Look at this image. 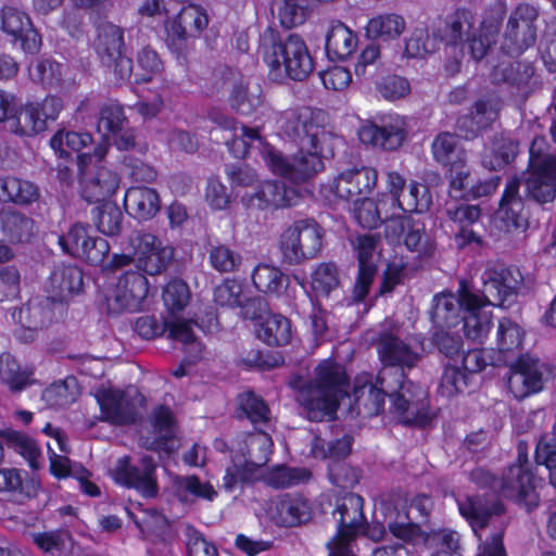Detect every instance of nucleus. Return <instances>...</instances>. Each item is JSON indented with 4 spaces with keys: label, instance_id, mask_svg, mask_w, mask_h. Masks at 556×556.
I'll return each mask as SVG.
<instances>
[{
    "label": "nucleus",
    "instance_id": "nucleus-58",
    "mask_svg": "<svg viewBox=\"0 0 556 556\" xmlns=\"http://www.w3.org/2000/svg\"><path fill=\"white\" fill-rule=\"evenodd\" d=\"M91 238L88 224L75 223L66 233L59 236L58 243L65 254L77 258Z\"/></svg>",
    "mask_w": 556,
    "mask_h": 556
},
{
    "label": "nucleus",
    "instance_id": "nucleus-20",
    "mask_svg": "<svg viewBox=\"0 0 556 556\" xmlns=\"http://www.w3.org/2000/svg\"><path fill=\"white\" fill-rule=\"evenodd\" d=\"M298 191L280 180H265L253 193L244 194L242 202L248 208L275 211L295 204Z\"/></svg>",
    "mask_w": 556,
    "mask_h": 556
},
{
    "label": "nucleus",
    "instance_id": "nucleus-18",
    "mask_svg": "<svg viewBox=\"0 0 556 556\" xmlns=\"http://www.w3.org/2000/svg\"><path fill=\"white\" fill-rule=\"evenodd\" d=\"M378 184V170L370 166L352 167L342 170L333 180L331 190L339 199L348 202L370 195Z\"/></svg>",
    "mask_w": 556,
    "mask_h": 556
},
{
    "label": "nucleus",
    "instance_id": "nucleus-62",
    "mask_svg": "<svg viewBox=\"0 0 556 556\" xmlns=\"http://www.w3.org/2000/svg\"><path fill=\"white\" fill-rule=\"evenodd\" d=\"M338 267L334 263H321L312 273L311 286L315 293L329 295L339 286Z\"/></svg>",
    "mask_w": 556,
    "mask_h": 556
},
{
    "label": "nucleus",
    "instance_id": "nucleus-38",
    "mask_svg": "<svg viewBox=\"0 0 556 556\" xmlns=\"http://www.w3.org/2000/svg\"><path fill=\"white\" fill-rule=\"evenodd\" d=\"M254 288L270 298H280L288 289L290 278L283 274L280 268L260 263L251 275Z\"/></svg>",
    "mask_w": 556,
    "mask_h": 556
},
{
    "label": "nucleus",
    "instance_id": "nucleus-9",
    "mask_svg": "<svg viewBox=\"0 0 556 556\" xmlns=\"http://www.w3.org/2000/svg\"><path fill=\"white\" fill-rule=\"evenodd\" d=\"M357 136L365 146L382 151H396L408 137V125L405 117L387 113L362 123Z\"/></svg>",
    "mask_w": 556,
    "mask_h": 556
},
{
    "label": "nucleus",
    "instance_id": "nucleus-5",
    "mask_svg": "<svg viewBox=\"0 0 556 556\" xmlns=\"http://www.w3.org/2000/svg\"><path fill=\"white\" fill-rule=\"evenodd\" d=\"M328 113L318 108L296 105L281 111L277 117L280 131L302 148L320 149L332 138L327 130Z\"/></svg>",
    "mask_w": 556,
    "mask_h": 556
},
{
    "label": "nucleus",
    "instance_id": "nucleus-54",
    "mask_svg": "<svg viewBox=\"0 0 556 556\" xmlns=\"http://www.w3.org/2000/svg\"><path fill=\"white\" fill-rule=\"evenodd\" d=\"M445 177L448 181V194L452 199L464 200L468 187L472 184L471 170L468 164V157L456 162L444 168Z\"/></svg>",
    "mask_w": 556,
    "mask_h": 556
},
{
    "label": "nucleus",
    "instance_id": "nucleus-8",
    "mask_svg": "<svg viewBox=\"0 0 556 556\" xmlns=\"http://www.w3.org/2000/svg\"><path fill=\"white\" fill-rule=\"evenodd\" d=\"M210 16L206 9L198 3H188L164 22L168 49L181 55L188 48L189 39H199L207 28Z\"/></svg>",
    "mask_w": 556,
    "mask_h": 556
},
{
    "label": "nucleus",
    "instance_id": "nucleus-12",
    "mask_svg": "<svg viewBox=\"0 0 556 556\" xmlns=\"http://www.w3.org/2000/svg\"><path fill=\"white\" fill-rule=\"evenodd\" d=\"M503 101L495 96L476 100L469 112L457 117L455 129L460 138L471 141L481 137L500 118Z\"/></svg>",
    "mask_w": 556,
    "mask_h": 556
},
{
    "label": "nucleus",
    "instance_id": "nucleus-52",
    "mask_svg": "<svg viewBox=\"0 0 556 556\" xmlns=\"http://www.w3.org/2000/svg\"><path fill=\"white\" fill-rule=\"evenodd\" d=\"M92 143V136L86 131L58 130L50 139V147L62 157H70L73 152L77 155Z\"/></svg>",
    "mask_w": 556,
    "mask_h": 556
},
{
    "label": "nucleus",
    "instance_id": "nucleus-29",
    "mask_svg": "<svg viewBox=\"0 0 556 556\" xmlns=\"http://www.w3.org/2000/svg\"><path fill=\"white\" fill-rule=\"evenodd\" d=\"M118 187V175L104 166H98L94 175L81 184L80 195L88 203L99 205L111 202L109 199L115 194Z\"/></svg>",
    "mask_w": 556,
    "mask_h": 556
},
{
    "label": "nucleus",
    "instance_id": "nucleus-61",
    "mask_svg": "<svg viewBox=\"0 0 556 556\" xmlns=\"http://www.w3.org/2000/svg\"><path fill=\"white\" fill-rule=\"evenodd\" d=\"M328 479L340 489H352L361 479V470L345 460L334 459L328 464Z\"/></svg>",
    "mask_w": 556,
    "mask_h": 556
},
{
    "label": "nucleus",
    "instance_id": "nucleus-43",
    "mask_svg": "<svg viewBox=\"0 0 556 556\" xmlns=\"http://www.w3.org/2000/svg\"><path fill=\"white\" fill-rule=\"evenodd\" d=\"M93 47L101 63L111 61V58L125 50L124 29L111 22L101 23L97 28Z\"/></svg>",
    "mask_w": 556,
    "mask_h": 556
},
{
    "label": "nucleus",
    "instance_id": "nucleus-50",
    "mask_svg": "<svg viewBox=\"0 0 556 556\" xmlns=\"http://www.w3.org/2000/svg\"><path fill=\"white\" fill-rule=\"evenodd\" d=\"M306 149L307 151H304L301 147L292 157V182H305L324 169L321 154L325 151V144H321L320 149Z\"/></svg>",
    "mask_w": 556,
    "mask_h": 556
},
{
    "label": "nucleus",
    "instance_id": "nucleus-3",
    "mask_svg": "<svg viewBox=\"0 0 556 556\" xmlns=\"http://www.w3.org/2000/svg\"><path fill=\"white\" fill-rule=\"evenodd\" d=\"M350 377L345 367L329 357L315 368L314 390L316 396L306 400L309 418L317 420L325 416H336L342 400L349 396Z\"/></svg>",
    "mask_w": 556,
    "mask_h": 556
},
{
    "label": "nucleus",
    "instance_id": "nucleus-56",
    "mask_svg": "<svg viewBox=\"0 0 556 556\" xmlns=\"http://www.w3.org/2000/svg\"><path fill=\"white\" fill-rule=\"evenodd\" d=\"M230 108L241 115H251L262 104L261 94L249 91V84L239 79L232 86L228 98Z\"/></svg>",
    "mask_w": 556,
    "mask_h": 556
},
{
    "label": "nucleus",
    "instance_id": "nucleus-47",
    "mask_svg": "<svg viewBox=\"0 0 556 556\" xmlns=\"http://www.w3.org/2000/svg\"><path fill=\"white\" fill-rule=\"evenodd\" d=\"M406 23L402 15L382 13L371 17L365 31L368 38L390 41L399 38L405 30Z\"/></svg>",
    "mask_w": 556,
    "mask_h": 556
},
{
    "label": "nucleus",
    "instance_id": "nucleus-14",
    "mask_svg": "<svg viewBox=\"0 0 556 556\" xmlns=\"http://www.w3.org/2000/svg\"><path fill=\"white\" fill-rule=\"evenodd\" d=\"M100 420L114 426L134 425L139 416L136 399L119 388H98L93 394Z\"/></svg>",
    "mask_w": 556,
    "mask_h": 556
},
{
    "label": "nucleus",
    "instance_id": "nucleus-16",
    "mask_svg": "<svg viewBox=\"0 0 556 556\" xmlns=\"http://www.w3.org/2000/svg\"><path fill=\"white\" fill-rule=\"evenodd\" d=\"M393 409L403 418V424L409 427L425 429L432 421L429 412V400L425 390L416 383V388H403L387 392Z\"/></svg>",
    "mask_w": 556,
    "mask_h": 556
},
{
    "label": "nucleus",
    "instance_id": "nucleus-22",
    "mask_svg": "<svg viewBox=\"0 0 556 556\" xmlns=\"http://www.w3.org/2000/svg\"><path fill=\"white\" fill-rule=\"evenodd\" d=\"M149 280L143 273L127 270L117 280L114 304L118 312H138L149 294Z\"/></svg>",
    "mask_w": 556,
    "mask_h": 556
},
{
    "label": "nucleus",
    "instance_id": "nucleus-6",
    "mask_svg": "<svg viewBox=\"0 0 556 556\" xmlns=\"http://www.w3.org/2000/svg\"><path fill=\"white\" fill-rule=\"evenodd\" d=\"M324 236V228L315 219L295 220L280 236L283 261L289 265H299L315 258L323 249Z\"/></svg>",
    "mask_w": 556,
    "mask_h": 556
},
{
    "label": "nucleus",
    "instance_id": "nucleus-27",
    "mask_svg": "<svg viewBox=\"0 0 556 556\" xmlns=\"http://www.w3.org/2000/svg\"><path fill=\"white\" fill-rule=\"evenodd\" d=\"M459 514L473 529L485 528L493 516H502L505 506L500 500H489L485 495H467L457 500Z\"/></svg>",
    "mask_w": 556,
    "mask_h": 556
},
{
    "label": "nucleus",
    "instance_id": "nucleus-21",
    "mask_svg": "<svg viewBox=\"0 0 556 556\" xmlns=\"http://www.w3.org/2000/svg\"><path fill=\"white\" fill-rule=\"evenodd\" d=\"M45 290L51 303H64L84 291V273L77 265L61 263L50 273Z\"/></svg>",
    "mask_w": 556,
    "mask_h": 556
},
{
    "label": "nucleus",
    "instance_id": "nucleus-7",
    "mask_svg": "<svg viewBox=\"0 0 556 556\" xmlns=\"http://www.w3.org/2000/svg\"><path fill=\"white\" fill-rule=\"evenodd\" d=\"M540 12L530 3H519L509 13L500 50L510 58H518L536 43Z\"/></svg>",
    "mask_w": 556,
    "mask_h": 556
},
{
    "label": "nucleus",
    "instance_id": "nucleus-4",
    "mask_svg": "<svg viewBox=\"0 0 556 556\" xmlns=\"http://www.w3.org/2000/svg\"><path fill=\"white\" fill-rule=\"evenodd\" d=\"M543 137H535L529 148L527 168L522 172L525 198L543 208L556 199V154L545 151Z\"/></svg>",
    "mask_w": 556,
    "mask_h": 556
},
{
    "label": "nucleus",
    "instance_id": "nucleus-33",
    "mask_svg": "<svg viewBox=\"0 0 556 556\" xmlns=\"http://www.w3.org/2000/svg\"><path fill=\"white\" fill-rule=\"evenodd\" d=\"M526 338L525 329L510 317L498 319L496 329V350L498 359L507 363L509 358L519 356L523 349Z\"/></svg>",
    "mask_w": 556,
    "mask_h": 556
},
{
    "label": "nucleus",
    "instance_id": "nucleus-15",
    "mask_svg": "<svg viewBox=\"0 0 556 556\" xmlns=\"http://www.w3.org/2000/svg\"><path fill=\"white\" fill-rule=\"evenodd\" d=\"M0 28L10 37L13 46L18 45L25 53L36 54L40 51L41 35L26 12L14 7H3L0 11Z\"/></svg>",
    "mask_w": 556,
    "mask_h": 556
},
{
    "label": "nucleus",
    "instance_id": "nucleus-32",
    "mask_svg": "<svg viewBox=\"0 0 556 556\" xmlns=\"http://www.w3.org/2000/svg\"><path fill=\"white\" fill-rule=\"evenodd\" d=\"M235 417L237 420H248L257 430L268 425L271 412L260 394L253 390H247L236 396Z\"/></svg>",
    "mask_w": 556,
    "mask_h": 556
},
{
    "label": "nucleus",
    "instance_id": "nucleus-41",
    "mask_svg": "<svg viewBox=\"0 0 556 556\" xmlns=\"http://www.w3.org/2000/svg\"><path fill=\"white\" fill-rule=\"evenodd\" d=\"M543 364L539 358H533L529 354H519L510 370L515 376H519L523 394L530 395L539 393L544 388V379L542 371Z\"/></svg>",
    "mask_w": 556,
    "mask_h": 556
},
{
    "label": "nucleus",
    "instance_id": "nucleus-51",
    "mask_svg": "<svg viewBox=\"0 0 556 556\" xmlns=\"http://www.w3.org/2000/svg\"><path fill=\"white\" fill-rule=\"evenodd\" d=\"M90 214L93 225L101 233L109 237L121 233L123 213L115 202H104L96 205Z\"/></svg>",
    "mask_w": 556,
    "mask_h": 556
},
{
    "label": "nucleus",
    "instance_id": "nucleus-57",
    "mask_svg": "<svg viewBox=\"0 0 556 556\" xmlns=\"http://www.w3.org/2000/svg\"><path fill=\"white\" fill-rule=\"evenodd\" d=\"M208 260L212 268L220 274L235 273L242 264L241 254L224 243L211 247Z\"/></svg>",
    "mask_w": 556,
    "mask_h": 556
},
{
    "label": "nucleus",
    "instance_id": "nucleus-25",
    "mask_svg": "<svg viewBox=\"0 0 556 556\" xmlns=\"http://www.w3.org/2000/svg\"><path fill=\"white\" fill-rule=\"evenodd\" d=\"M40 482L23 469L0 468V495L14 504H24L37 496Z\"/></svg>",
    "mask_w": 556,
    "mask_h": 556
},
{
    "label": "nucleus",
    "instance_id": "nucleus-39",
    "mask_svg": "<svg viewBox=\"0 0 556 556\" xmlns=\"http://www.w3.org/2000/svg\"><path fill=\"white\" fill-rule=\"evenodd\" d=\"M0 228L3 239L10 243L28 242L34 232V220L25 214L9 208L0 211Z\"/></svg>",
    "mask_w": 556,
    "mask_h": 556
},
{
    "label": "nucleus",
    "instance_id": "nucleus-40",
    "mask_svg": "<svg viewBox=\"0 0 556 556\" xmlns=\"http://www.w3.org/2000/svg\"><path fill=\"white\" fill-rule=\"evenodd\" d=\"M460 136L450 131L439 132L431 144L433 160L443 168L464 161L468 157L467 150L459 144Z\"/></svg>",
    "mask_w": 556,
    "mask_h": 556
},
{
    "label": "nucleus",
    "instance_id": "nucleus-1",
    "mask_svg": "<svg viewBox=\"0 0 556 556\" xmlns=\"http://www.w3.org/2000/svg\"><path fill=\"white\" fill-rule=\"evenodd\" d=\"M376 349L382 368L377 375L361 372L354 379L353 395L363 404L369 416L384 412L388 393L403 388H416L408 379V371L417 367L421 354L391 331H381L376 341Z\"/></svg>",
    "mask_w": 556,
    "mask_h": 556
},
{
    "label": "nucleus",
    "instance_id": "nucleus-36",
    "mask_svg": "<svg viewBox=\"0 0 556 556\" xmlns=\"http://www.w3.org/2000/svg\"><path fill=\"white\" fill-rule=\"evenodd\" d=\"M518 141L501 135L493 136L490 147L481 154V164L484 168L498 172L515 161L518 154Z\"/></svg>",
    "mask_w": 556,
    "mask_h": 556
},
{
    "label": "nucleus",
    "instance_id": "nucleus-17",
    "mask_svg": "<svg viewBox=\"0 0 556 556\" xmlns=\"http://www.w3.org/2000/svg\"><path fill=\"white\" fill-rule=\"evenodd\" d=\"M331 517L336 526L331 539L356 541L365 523L364 498L352 492L336 496Z\"/></svg>",
    "mask_w": 556,
    "mask_h": 556
},
{
    "label": "nucleus",
    "instance_id": "nucleus-45",
    "mask_svg": "<svg viewBox=\"0 0 556 556\" xmlns=\"http://www.w3.org/2000/svg\"><path fill=\"white\" fill-rule=\"evenodd\" d=\"M0 439L3 450L7 447L21 455L33 469L39 467L41 451L34 439L13 429L0 430Z\"/></svg>",
    "mask_w": 556,
    "mask_h": 556
},
{
    "label": "nucleus",
    "instance_id": "nucleus-49",
    "mask_svg": "<svg viewBox=\"0 0 556 556\" xmlns=\"http://www.w3.org/2000/svg\"><path fill=\"white\" fill-rule=\"evenodd\" d=\"M432 203L429 188L418 181L412 180L400 198L394 199L391 208L395 216L396 211L404 213H422L429 210Z\"/></svg>",
    "mask_w": 556,
    "mask_h": 556
},
{
    "label": "nucleus",
    "instance_id": "nucleus-37",
    "mask_svg": "<svg viewBox=\"0 0 556 556\" xmlns=\"http://www.w3.org/2000/svg\"><path fill=\"white\" fill-rule=\"evenodd\" d=\"M255 333L268 346H285L291 342L292 325L279 313H267L265 319L257 323Z\"/></svg>",
    "mask_w": 556,
    "mask_h": 556
},
{
    "label": "nucleus",
    "instance_id": "nucleus-59",
    "mask_svg": "<svg viewBox=\"0 0 556 556\" xmlns=\"http://www.w3.org/2000/svg\"><path fill=\"white\" fill-rule=\"evenodd\" d=\"M188 285L181 279L170 280L163 289L162 299L169 314L180 313L190 300Z\"/></svg>",
    "mask_w": 556,
    "mask_h": 556
},
{
    "label": "nucleus",
    "instance_id": "nucleus-64",
    "mask_svg": "<svg viewBox=\"0 0 556 556\" xmlns=\"http://www.w3.org/2000/svg\"><path fill=\"white\" fill-rule=\"evenodd\" d=\"M257 472L254 468L250 467L245 463L241 465L232 464L225 470L223 477V488L226 492H233L237 489H243L247 485H251L256 481Z\"/></svg>",
    "mask_w": 556,
    "mask_h": 556
},
{
    "label": "nucleus",
    "instance_id": "nucleus-23",
    "mask_svg": "<svg viewBox=\"0 0 556 556\" xmlns=\"http://www.w3.org/2000/svg\"><path fill=\"white\" fill-rule=\"evenodd\" d=\"M313 518L312 502L299 492L280 494L274 502L273 519L280 527L294 528Z\"/></svg>",
    "mask_w": 556,
    "mask_h": 556
},
{
    "label": "nucleus",
    "instance_id": "nucleus-48",
    "mask_svg": "<svg viewBox=\"0 0 556 556\" xmlns=\"http://www.w3.org/2000/svg\"><path fill=\"white\" fill-rule=\"evenodd\" d=\"M51 300L46 298H33L12 312V318L15 323H26L39 330L47 326L53 316L49 304Z\"/></svg>",
    "mask_w": 556,
    "mask_h": 556
},
{
    "label": "nucleus",
    "instance_id": "nucleus-63",
    "mask_svg": "<svg viewBox=\"0 0 556 556\" xmlns=\"http://www.w3.org/2000/svg\"><path fill=\"white\" fill-rule=\"evenodd\" d=\"M128 124L124 106L118 102H109L101 106L99 111L98 129H105L109 134H116L123 130Z\"/></svg>",
    "mask_w": 556,
    "mask_h": 556
},
{
    "label": "nucleus",
    "instance_id": "nucleus-2",
    "mask_svg": "<svg viewBox=\"0 0 556 556\" xmlns=\"http://www.w3.org/2000/svg\"><path fill=\"white\" fill-rule=\"evenodd\" d=\"M263 37V60L269 74L293 81H304L314 71V59L305 40L298 34L280 37L278 31L268 29Z\"/></svg>",
    "mask_w": 556,
    "mask_h": 556
},
{
    "label": "nucleus",
    "instance_id": "nucleus-13",
    "mask_svg": "<svg viewBox=\"0 0 556 556\" xmlns=\"http://www.w3.org/2000/svg\"><path fill=\"white\" fill-rule=\"evenodd\" d=\"M535 481L536 478L531 468L509 465L502 475L500 493L530 513L540 505Z\"/></svg>",
    "mask_w": 556,
    "mask_h": 556
},
{
    "label": "nucleus",
    "instance_id": "nucleus-46",
    "mask_svg": "<svg viewBox=\"0 0 556 556\" xmlns=\"http://www.w3.org/2000/svg\"><path fill=\"white\" fill-rule=\"evenodd\" d=\"M274 442L269 433L257 429L245 439L244 463L257 472L270 460Z\"/></svg>",
    "mask_w": 556,
    "mask_h": 556
},
{
    "label": "nucleus",
    "instance_id": "nucleus-26",
    "mask_svg": "<svg viewBox=\"0 0 556 556\" xmlns=\"http://www.w3.org/2000/svg\"><path fill=\"white\" fill-rule=\"evenodd\" d=\"M387 240L403 243L410 252H420L426 237L425 224L407 215H396L384 227Z\"/></svg>",
    "mask_w": 556,
    "mask_h": 556
},
{
    "label": "nucleus",
    "instance_id": "nucleus-11",
    "mask_svg": "<svg viewBox=\"0 0 556 556\" xmlns=\"http://www.w3.org/2000/svg\"><path fill=\"white\" fill-rule=\"evenodd\" d=\"M115 482L126 489L137 491L144 498H154L159 494L156 464L151 455H143L137 463L125 455L114 468Z\"/></svg>",
    "mask_w": 556,
    "mask_h": 556
},
{
    "label": "nucleus",
    "instance_id": "nucleus-60",
    "mask_svg": "<svg viewBox=\"0 0 556 556\" xmlns=\"http://www.w3.org/2000/svg\"><path fill=\"white\" fill-rule=\"evenodd\" d=\"M426 544L434 548L430 556H454L459 548V539L453 530L439 529L427 534Z\"/></svg>",
    "mask_w": 556,
    "mask_h": 556
},
{
    "label": "nucleus",
    "instance_id": "nucleus-30",
    "mask_svg": "<svg viewBox=\"0 0 556 556\" xmlns=\"http://www.w3.org/2000/svg\"><path fill=\"white\" fill-rule=\"evenodd\" d=\"M384 194H379L375 201L367 195L352 201L354 203L353 215L361 227L377 229L382 223L387 225L391 218H394L390 206L386 207L388 202L384 201Z\"/></svg>",
    "mask_w": 556,
    "mask_h": 556
},
{
    "label": "nucleus",
    "instance_id": "nucleus-35",
    "mask_svg": "<svg viewBox=\"0 0 556 556\" xmlns=\"http://www.w3.org/2000/svg\"><path fill=\"white\" fill-rule=\"evenodd\" d=\"M356 33L338 21L333 23L326 36L325 50L329 60L342 61L351 56L357 48Z\"/></svg>",
    "mask_w": 556,
    "mask_h": 556
},
{
    "label": "nucleus",
    "instance_id": "nucleus-55",
    "mask_svg": "<svg viewBox=\"0 0 556 556\" xmlns=\"http://www.w3.org/2000/svg\"><path fill=\"white\" fill-rule=\"evenodd\" d=\"M534 462L548 471L549 483L556 489V435L542 434L535 445Z\"/></svg>",
    "mask_w": 556,
    "mask_h": 556
},
{
    "label": "nucleus",
    "instance_id": "nucleus-10",
    "mask_svg": "<svg viewBox=\"0 0 556 556\" xmlns=\"http://www.w3.org/2000/svg\"><path fill=\"white\" fill-rule=\"evenodd\" d=\"M64 108L61 97L48 94L40 101H27L17 106L13 132L33 137L46 131L54 123Z\"/></svg>",
    "mask_w": 556,
    "mask_h": 556
},
{
    "label": "nucleus",
    "instance_id": "nucleus-34",
    "mask_svg": "<svg viewBox=\"0 0 556 556\" xmlns=\"http://www.w3.org/2000/svg\"><path fill=\"white\" fill-rule=\"evenodd\" d=\"M39 198L40 189L35 182L13 175L0 177L1 203L27 206L37 202Z\"/></svg>",
    "mask_w": 556,
    "mask_h": 556
},
{
    "label": "nucleus",
    "instance_id": "nucleus-19",
    "mask_svg": "<svg viewBox=\"0 0 556 556\" xmlns=\"http://www.w3.org/2000/svg\"><path fill=\"white\" fill-rule=\"evenodd\" d=\"M496 216L508 232H526L529 228V216L525 208V199L520 195V179L510 178L500 199Z\"/></svg>",
    "mask_w": 556,
    "mask_h": 556
},
{
    "label": "nucleus",
    "instance_id": "nucleus-42",
    "mask_svg": "<svg viewBox=\"0 0 556 556\" xmlns=\"http://www.w3.org/2000/svg\"><path fill=\"white\" fill-rule=\"evenodd\" d=\"M462 318L457 299L452 292H441L433 296L430 319L437 328H455Z\"/></svg>",
    "mask_w": 556,
    "mask_h": 556
},
{
    "label": "nucleus",
    "instance_id": "nucleus-31",
    "mask_svg": "<svg viewBox=\"0 0 556 556\" xmlns=\"http://www.w3.org/2000/svg\"><path fill=\"white\" fill-rule=\"evenodd\" d=\"M124 206L135 218L148 220L161 208L160 195L155 189L149 187H130L124 194Z\"/></svg>",
    "mask_w": 556,
    "mask_h": 556
},
{
    "label": "nucleus",
    "instance_id": "nucleus-53",
    "mask_svg": "<svg viewBox=\"0 0 556 556\" xmlns=\"http://www.w3.org/2000/svg\"><path fill=\"white\" fill-rule=\"evenodd\" d=\"M312 478V472L304 467H289L277 465L271 467L266 475V483L274 489H287L306 483Z\"/></svg>",
    "mask_w": 556,
    "mask_h": 556
},
{
    "label": "nucleus",
    "instance_id": "nucleus-28",
    "mask_svg": "<svg viewBox=\"0 0 556 556\" xmlns=\"http://www.w3.org/2000/svg\"><path fill=\"white\" fill-rule=\"evenodd\" d=\"M35 382L34 366H22L10 352L0 353V386L7 388L12 394H16Z\"/></svg>",
    "mask_w": 556,
    "mask_h": 556
},
{
    "label": "nucleus",
    "instance_id": "nucleus-44",
    "mask_svg": "<svg viewBox=\"0 0 556 556\" xmlns=\"http://www.w3.org/2000/svg\"><path fill=\"white\" fill-rule=\"evenodd\" d=\"M534 74L535 67L533 62L528 61L509 62L495 70L496 77H500L503 83L525 94H528L531 90Z\"/></svg>",
    "mask_w": 556,
    "mask_h": 556
},
{
    "label": "nucleus",
    "instance_id": "nucleus-24",
    "mask_svg": "<svg viewBox=\"0 0 556 556\" xmlns=\"http://www.w3.org/2000/svg\"><path fill=\"white\" fill-rule=\"evenodd\" d=\"M483 292L493 306L510 304L517 296L519 279L505 266L488 267L482 274Z\"/></svg>",
    "mask_w": 556,
    "mask_h": 556
}]
</instances>
